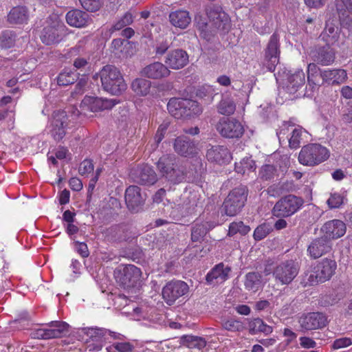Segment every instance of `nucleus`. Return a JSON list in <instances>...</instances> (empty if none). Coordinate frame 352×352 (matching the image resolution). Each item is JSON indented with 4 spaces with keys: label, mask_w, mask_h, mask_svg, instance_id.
<instances>
[{
    "label": "nucleus",
    "mask_w": 352,
    "mask_h": 352,
    "mask_svg": "<svg viewBox=\"0 0 352 352\" xmlns=\"http://www.w3.org/2000/svg\"><path fill=\"white\" fill-rule=\"evenodd\" d=\"M188 162L179 160L174 154H164L156 162L160 177L173 184L186 180L191 181L201 174V167H187Z\"/></svg>",
    "instance_id": "f257e3e1"
},
{
    "label": "nucleus",
    "mask_w": 352,
    "mask_h": 352,
    "mask_svg": "<svg viewBox=\"0 0 352 352\" xmlns=\"http://www.w3.org/2000/svg\"><path fill=\"white\" fill-rule=\"evenodd\" d=\"M99 78L104 90L113 95H120L126 89V84L120 72L113 65H107L99 73L93 76L94 80Z\"/></svg>",
    "instance_id": "f03ea898"
},
{
    "label": "nucleus",
    "mask_w": 352,
    "mask_h": 352,
    "mask_svg": "<svg viewBox=\"0 0 352 352\" xmlns=\"http://www.w3.org/2000/svg\"><path fill=\"white\" fill-rule=\"evenodd\" d=\"M206 14L210 19V23L198 22L197 28L200 31L201 36L209 40L210 35L214 33V30H209L210 26H214L215 29L226 31L230 28V20L227 14L222 10L220 6L211 5L206 8Z\"/></svg>",
    "instance_id": "7ed1b4c3"
},
{
    "label": "nucleus",
    "mask_w": 352,
    "mask_h": 352,
    "mask_svg": "<svg viewBox=\"0 0 352 352\" xmlns=\"http://www.w3.org/2000/svg\"><path fill=\"white\" fill-rule=\"evenodd\" d=\"M167 109L177 119L190 118L202 113V107L195 100L173 98L167 104Z\"/></svg>",
    "instance_id": "20e7f679"
},
{
    "label": "nucleus",
    "mask_w": 352,
    "mask_h": 352,
    "mask_svg": "<svg viewBox=\"0 0 352 352\" xmlns=\"http://www.w3.org/2000/svg\"><path fill=\"white\" fill-rule=\"evenodd\" d=\"M248 188L240 185L232 189L225 199L222 206L221 213L229 217H234L240 213L247 201Z\"/></svg>",
    "instance_id": "39448f33"
},
{
    "label": "nucleus",
    "mask_w": 352,
    "mask_h": 352,
    "mask_svg": "<svg viewBox=\"0 0 352 352\" xmlns=\"http://www.w3.org/2000/svg\"><path fill=\"white\" fill-rule=\"evenodd\" d=\"M329 156L326 147L319 144H308L302 147L298 161L302 165L313 166L323 162Z\"/></svg>",
    "instance_id": "423d86ee"
},
{
    "label": "nucleus",
    "mask_w": 352,
    "mask_h": 352,
    "mask_svg": "<svg viewBox=\"0 0 352 352\" xmlns=\"http://www.w3.org/2000/svg\"><path fill=\"white\" fill-rule=\"evenodd\" d=\"M303 204L302 198L289 195L282 197L275 204L272 213L276 217H288L296 213Z\"/></svg>",
    "instance_id": "0eeeda50"
},
{
    "label": "nucleus",
    "mask_w": 352,
    "mask_h": 352,
    "mask_svg": "<svg viewBox=\"0 0 352 352\" xmlns=\"http://www.w3.org/2000/svg\"><path fill=\"white\" fill-rule=\"evenodd\" d=\"M336 268L337 264L335 260L327 258L322 259L310 274L308 278L309 284L314 285L329 280L335 274Z\"/></svg>",
    "instance_id": "6e6552de"
},
{
    "label": "nucleus",
    "mask_w": 352,
    "mask_h": 352,
    "mask_svg": "<svg viewBox=\"0 0 352 352\" xmlns=\"http://www.w3.org/2000/svg\"><path fill=\"white\" fill-rule=\"evenodd\" d=\"M141 275L140 269L133 265H121L114 271L116 282L124 289L135 287Z\"/></svg>",
    "instance_id": "1a4fd4ad"
},
{
    "label": "nucleus",
    "mask_w": 352,
    "mask_h": 352,
    "mask_svg": "<svg viewBox=\"0 0 352 352\" xmlns=\"http://www.w3.org/2000/svg\"><path fill=\"white\" fill-rule=\"evenodd\" d=\"M299 267L293 260L280 263L273 270V276L276 281L281 285H289L298 275Z\"/></svg>",
    "instance_id": "9d476101"
},
{
    "label": "nucleus",
    "mask_w": 352,
    "mask_h": 352,
    "mask_svg": "<svg viewBox=\"0 0 352 352\" xmlns=\"http://www.w3.org/2000/svg\"><path fill=\"white\" fill-rule=\"evenodd\" d=\"M50 329H38L31 333L34 339L49 340L61 338L69 333V325L63 321H52L49 324Z\"/></svg>",
    "instance_id": "9b49d317"
},
{
    "label": "nucleus",
    "mask_w": 352,
    "mask_h": 352,
    "mask_svg": "<svg viewBox=\"0 0 352 352\" xmlns=\"http://www.w3.org/2000/svg\"><path fill=\"white\" fill-rule=\"evenodd\" d=\"M215 127L219 134L226 138H239L244 133L241 123L232 118H220Z\"/></svg>",
    "instance_id": "f8f14e48"
},
{
    "label": "nucleus",
    "mask_w": 352,
    "mask_h": 352,
    "mask_svg": "<svg viewBox=\"0 0 352 352\" xmlns=\"http://www.w3.org/2000/svg\"><path fill=\"white\" fill-rule=\"evenodd\" d=\"M188 285L182 280H172L166 284L162 289V297L165 302L172 305L177 299L188 292Z\"/></svg>",
    "instance_id": "ddd939ff"
},
{
    "label": "nucleus",
    "mask_w": 352,
    "mask_h": 352,
    "mask_svg": "<svg viewBox=\"0 0 352 352\" xmlns=\"http://www.w3.org/2000/svg\"><path fill=\"white\" fill-rule=\"evenodd\" d=\"M298 322L302 331H307L322 329L328 324L329 321L327 316L322 312H310L303 314Z\"/></svg>",
    "instance_id": "4468645a"
},
{
    "label": "nucleus",
    "mask_w": 352,
    "mask_h": 352,
    "mask_svg": "<svg viewBox=\"0 0 352 352\" xmlns=\"http://www.w3.org/2000/svg\"><path fill=\"white\" fill-rule=\"evenodd\" d=\"M279 38L276 33H274L268 42L265 53V65L267 69L273 72L276 65L279 63Z\"/></svg>",
    "instance_id": "2eb2a0df"
},
{
    "label": "nucleus",
    "mask_w": 352,
    "mask_h": 352,
    "mask_svg": "<svg viewBox=\"0 0 352 352\" xmlns=\"http://www.w3.org/2000/svg\"><path fill=\"white\" fill-rule=\"evenodd\" d=\"M173 148L176 153L185 157H192L198 152L195 141L186 135H180L175 139Z\"/></svg>",
    "instance_id": "dca6fc26"
},
{
    "label": "nucleus",
    "mask_w": 352,
    "mask_h": 352,
    "mask_svg": "<svg viewBox=\"0 0 352 352\" xmlns=\"http://www.w3.org/2000/svg\"><path fill=\"white\" fill-rule=\"evenodd\" d=\"M117 103L118 101L115 99L86 96L82 100L80 107L83 110L87 109L92 112H98L111 109Z\"/></svg>",
    "instance_id": "f3484780"
},
{
    "label": "nucleus",
    "mask_w": 352,
    "mask_h": 352,
    "mask_svg": "<svg viewBox=\"0 0 352 352\" xmlns=\"http://www.w3.org/2000/svg\"><path fill=\"white\" fill-rule=\"evenodd\" d=\"M189 56L182 49H175L167 52L164 58V64L167 68L177 70L184 67L188 63Z\"/></svg>",
    "instance_id": "a211bd4d"
},
{
    "label": "nucleus",
    "mask_w": 352,
    "mask_h": 352,
    "mask_svg": "<svg viewBox=\"0 0 352 352\" xmlns=\"http://www.w3.org/2000/svg\"><path fill=\"white\" fill-rule=\"evenodd\" d=\"M67 126V115L65 111H57L53 113L51 135L56 141H60L65 135Z\"/></svg>",
    "instance_id": "6ab92c4d"
},
{
    "label": "nucleus",
    "mask_w": 352,
    "mask_h": 352,
    "mask_svg": "<svg viewBox=\"0 0 352 352\" xmlns=\"http://www.w3.org/2000/svg\"><path fill=\"white\" fill-rule=\"evenodd\" d=\"M305 85V75L302 70H298L287 75V78L283 82V88L288 94H295L302 91Z\"/></svg>",
    "instance_id": "aec40b11"
},
{
    "label": "nucleus",
    "mask_w": 352,
    "mask_h": 352,
    "mask_svg": "<svg viewBox=\"0 0 352 352\" xmlns=\"http://www.w3.org/2000/svg\"><path fill=\"white\" fill-rule=\"evenodd\" d=\"M133 181L140 185L151 186L157 182V175L153 168L146 164L139 166L133 174Z\"/></svg>",
    "instance_id": "412c9836"
},
{
    "label": "nucleus",
    "mask_w": 352,
    "mask_h": 352,
    "mask_svg": "<svg viewBox=\"0 0 352 352\" xmlns=\"http://www.w3.org/2000/svg\"><path fill=\"white\" fill-rule=\"evenodd\" d=\"M346 227L345 223L339 219H333L326 222L321 228L324 236L331 241L344 235Z\"/></svg>",
    "instance_id": "4be33fe9"
},
{
    "label": "nucleus",
    "mask_w": 352,
    "mask_h": 352,
    "mask_svg": "<svg viewBox=\"0 0 352 352\" xmlns=\"http://www.w3.org/2000/svg\"><path fill=\"white\" fill-rule=\"evenodd\" d=\"M144 199L140 193V188L137 186H130L125 191V202L127 208L132 212H138L144 204Z\"/></svg>",
    "instance_id": "5701e85b"
},
{
    "label": "nucleus",
    "mask_w": 352,
    "mask_h": 352,
    "mask_svg": "<svg viewBox=\"0 0 352 352\" xmlns=\"http://www.w3.org/2000/svg\"><path fill=\"white\" fill-rule=\"evenodd\" d=\"M332 249L331 241L324 236L315 239L308 246L309 256L316 259L329 252Z\"/></svg>",
    "instance_id": "b1692460"
},
{
    "label": "nucleus",
    "mask_w": 352,
    "mask_h": 352,
    "mask_svg": "<svg viewBox=\"0 0 352 352\" xmlns=\"http://www.w3.org/2000/svg\"><path fill=\"white\" fill-rule=\"evenodd\" d=\"M329 18L326 22V27L324 29V34L327 35L329 38L328 42H333L337 40L338 38V30L339 25L349 29L352 28V20L349 25H344L342 23V21L340 20L339 16L334 15L333 13L329 12Z\"/></svg>",
    "instance_id": "393cba45"
},
{
    "label": "nucleus",
    "mask_w": 352,
    "mask_h": 352,
    "mask_svg": "<svg viewBox=\"0 0 352 352\" xmlns=\"http://www.w3.org/2000/svg\"><path fill=\"white\" fill-rule=\"evenodd\" d=\"M329 12L339 16L343 24L349 25L352 20L349 15L352 14V0H334L333 6Z\"/></svg>",
    "instance_id": "a878e982"
},
{
    "label": "nucleus",
    "mask_w": 352,
    "mask_h": 352,
    "mask_svg": "<svg viewBox=\"0 0 352 352\" xmlns=\"http://www.w3.org/2000/svg\"><path fill=\"white\" fill-rule=\"evenodd\" d=\"M206 157L208 161L219 164L228 163L232 159L230 152L225 146H210L207 149Z\"/></svg>",
    "instance_id": "bb28decb"
},
{
    "label": "nucleus",
    "mask_w": 352,
    "mask_h": 352,
    "mask_svg": "<svg viewBox=\"0 0 352 352\" xmlns=\"http://www.w3.org/2000/svg\"><path fill=\"white\" fill-rule=\"evenodd\" d=\"M170 71L165 64L156 61L144 67L142 71V76L151 79H161L168 77Z\"/></svg>",
    "instance_id": "cd10ccee"
},
{
    "label": "nucleus",
    "mask_w": 352,
    "mask_h": 352,
    "mask_svg": "<svg viewBox=\"0 0 352 352\" xmlns=\"http://www.w3.org/2000/svg\"><path fill=\"white\" fill-rule=\"evenodd\" d=\"M130 234L127 225L117 224L107 229L106 238L110 242L122 243L128 241L131 238Z\"/></svg>",
    "instance_id": "c85d7f7f"
},
{
    "label": "nucleus",
    "mask_w": 352,
    "mask_h": 352,
    "mask_svg": "<svg viewBox=\"0 0 352 352\" xmlns=\"http://www.w3.org/2000/svg\"><path fill=\"white\" fill-rule=\"evenodd\" d=\"M230 272V267L225 266L223 263H220L212 267L207 274L206 276V283L214 285L218 283H223L228 278Z\"/></svg>",
    "instance_id": "c756f323"
},
{
    "label": "nucleus",
    "mask_w": 352,
    "mask_h": 352,
    "mask_svg": "<svg viewBox=\"0 0 352 352\" xmlns=\"http://www.w3.org/2000/svg\"><path fill=\"white\" fill-rule=\"evenodd\" d=\"M321 84L327 82L332 85L343 83L347 79V74L344 69H329L320 71Z\"/></svg>",
    "instance_id": "7c9ffc66"
},
{
    "label": "nucleus",
    "mask_w": 352,
    "mask_h": 352,
    "mask_svg": "<svg viewBox=\"0 0 352 352\" xmlns=\"http://www.w3.org/2000/svg\"><path fill=\"white\" fill-rule=\"evenodd\" d=\"M59 27L60 25L57 21H54L51 24L45 26L41 35L42 42L46 45L58 43L60 41Z\"/></svg>",
    "instance_id": "2f4dec72"
},
{
    "label": "nucleus",
    "mask_w": 352,
    "mask_h": 352,
    "mask_svg": "<svg viewBox=\"0 0 352 352\" xmlns=\"http://www.w3.org/2000/svg\"><path fill=\"white\" fill-rule=\"evenodd\" d=\"M67 23L72 27L82 28L87 25L89 21V14L80 10L74 9L69 11L66 14Z\"/></svg>",
    "instance_id": "473e14b6"
},
{
    "label": "nucleus",
    "mask_w": 352,
    "mask_h": 352,
    "mask_svg": "<svg viewBox=\"0 0 352 352\" xmlns=\"http://www.w3.org/2000/svg\"><path fill=\"white\" fill-rule=\"evenodd\" d=\"M313 56L314 60L322 65H329L335 59V53L329 45L317 48Z\"/></svg>",
    "instance_id": "72a5a7b5"
},
{
    "label": "nucleus",
    "mask_w": 352,
    "mask_h": 352,
    "mask_svg": "<svg viewBox=\"0 0 352 352\" xmlns=\"http://www.w3.org/2000/svg\"><path fill=\"white\" fill-rule=\"evenodd\" d=\"M169 21L173 26L185 29L190 24L191 18L188 12L179 10L170 13Z\"/></svg>",
    "instance_id": "f704fd0d"
},
{
    "label": "nucleus",
    "mask_w": 352,
    "mask_h": 352,
    "mask_svg": "<svg viewBox=\"0 0 352 352\" xmlns=\"http://www.w3.org/2000/svg\"><path fill=\"white\" fill-rule=\"evenodd\" d=\"M217 109L219 113L224 116H230L234 113L236 104L230 94H222L221 100L218 103Z\"/></svg>",
    "instance_id": "c9c22d12"
},
{
    "label": "nucleus",
    "mask_w": 352,
    "mask_h": 352,
    "mask_svg": "<svg viewBox=\"0 0 352 352\" xmlns=\"http://www.w3.org/2000/svg\"><path fill=\"white\" fill-rule=\"evenodd\" d=\"M171 38L166 34H160L155 40L153 48L156 57L164 55L172 45Z\"/></svg>",
    "instance_id": "e433bc0d"
},
{
    "label": "nucleus",
    "mask_w": 352,
    "mask_h": 352,
    "mask_svg": "<svg viewBox=\"0 0 352 352\" xmlns=\"http://www.w3.org/2000/svg\"><path fill=\"white\" fill-rule=\"evenodd\" d=\"M28 19V9L24 6L13 8L8 15V21L12 24H21L27 21Z\"/></svg>",
    "instance_id": "4c0bfd02"
},
{
    "label": "nucleus",
    "mask_w": 352,
    "mask_h": 352,
    "mask_svg": "<svg viewBox=\"0 0 352 352\" xmlns=\"http://www.w3.org/2000/svg\"><path fill=\"white\" fill-rule=\"evenodd\" d=\"M212 228L209 222L196 223L191 230V239L194 242L201 241L208 230Z\"/></svg>",
    "instance_id": "58836bf2"
},
{
    "label": "nucleus",
    "mask_w": 352,
    "mask_h": 352,
    "mask_svg": "<svg viewBox=\"0 0 352 352\" xmlns=\"http://www.w3.org/2000/svg\"><path fill=\"white\" fill-rule=\"evenodd\" d=\"M261 276L257 272H249L245 276V289L254 292L258 291L261 287Z\"/></svg>",
    "instance_id": "ea45409f"
},
{
    "label": "nucleus",
    "mask_w": 352,
    "mask_h": 352,
    "mask_svg": "<svg viewBox=\"0 0 352 352\" xmlns=\"http://www.w3.org/2000/svg\"><path fill=\"white\" fill-rule=\"evenodd\" d=\"M151 81L144 78H136L131 83L132 90L139 96H146L151 89Z\"/></svg>",
    "instance_id": "a19ab883"
},
{
    "label": "nucleus",
    "mask_w": 352,
    "mask_h": 352,
    "mask_svg": "<svg viewBox=\"0 0 352 352\" xmlns=\"http://www.w3.org/2000/svg\"><path fill=\"white\" fill-rule=\"evenodd\" d=\"M250 331L251 333H256L258 332L263 333L266 335L272 332L273 329L272 327L265 324L263 320L259 318H254L249 323Z\"/></svg>",
    "instance_id": "79ce46f5"
},
{
    "label": "nucleus",
    "mask_w": 352,
    "mask_h": 352,
    "mask_svg": "<svg viewBox=\"0 0 352 352\" xmlns=\"http://www.w3.org/2000/svg\"><path fill=\"white\" fill-rule=\"evenodd\" d=\"M255 169V162L251 157H245L239 163H235L236 171L241 175H248Z\"/></svg>",
    "instance_id": "37998d69"
},
{
    "label": "nucleus",
    "mask_w": 352,
    "mask_h": 352,
    "mask_svg": "<svg viewBox=\"0 0 352 352\" xmlns=\"http://www.w3.org/2000/svg\"><path fill=\"white\" fill-rule=\"evenodd\" d=\"M78 79L77 74L71 69H64L57 76V83L60 86H67L74 83Z\"/></svg>",
    "instance_id": "c03bdc74"
},
{
    "label": "nucleus",
    "mask_w": 352,
    "mask_h": 352,
    "mask_svg": "<svg viewBox=\"0 0 352 352\" xmlns=\"http://www.w3.org/2000/svg\"><path fill=\"white\" fill-rule=\"evenodd\" d=\"M183 343L188 348L202 349L206 345V341L204 338L194 336H184L182 338Z\"/></svg>",
    "instance_id": "a18cd8bd"
},
{
    "label": "nucleus",
    "mask_w": 352,
    "mask_h": 352,
    "mask_svg": "<svg viewBox=\"0 0 352 352\" xmlns=\"http://www.w3.org/2000/svg\"><path fill=\"white\" fill-rule=\"evenodd\" d=\"M16 41V34L11 30H6L0 35V45L5 49L12 47Z\"/></svg>",
    "instance_id": "49530a36"
},
{
    "label": "nucleus",
    "mask_w": 352,
    "mask_h": 352,
    "mask_svg": "<svg viewBox=\"0 0 352 352\" xmlns=\"http://www.w3.org/2000/svg\"><path fill=\"white\" fill-rule=\"evenodd\" d=\"M291 136L288 139L289 146L291 148H297L300 146V142L302 140V135L303 133L301 127H296L291 129Z\"/></svg>",
    "instance_id": "de8ad7c7"
},
{
    "label": "nucleus",
    "mask_w": 352,
    "mask_h": 352,
    "mask_svg": "<svg viewBox=\"0 0 352 352\" xmlns=\"http://www.w3.org/2000/svg\"><path fill=\"white\" fill-rule=\"evenodd\" d=\"M250 230V228L248 226H245L243 221H234L230 224L228 235L233 236L237 233L245 235Z\"/></svg>",
    "instance_id": "09e8293b"
},
{
    "label": "nucleus",
    "mask_w": 352,
    "mask_h": 352,
    "mask_svg": "<svg viewBox=\"0 0 352 352\" xmlns=\"http://www.w3.org/2000/svg\"><path fill=\"white\" fill-rule=\"evenodd\" d=\"M133 21V16L131 13L127 12L118 20L110 29L111 32L120 30L124 27L131 25Z\"/></svg>",
    "instance_id": "8fccbe9b"
},
{
    "label": "nucleus",
    "mask_w": 352,
    "mask_h": 352,
    "mask_svg": "<svg viewBox=\"0 0 352 352\" xmlns=\"http://www.w3.org/2000/svg\"><path fill=\"white\" fill-rule=\"evenodd\" d=\"M320 72H318V68L314 63H310L307 67V80L309 83H313L314 85L320 84Z\"/></svg>",
    "instance_id": "3c124183"
},
{
    "label": "nucleus",
    "mask_w": 352,
    "mask_h": 352,
    "mask_svg": "<svg viewBox=\"0 0 352 352\" xmlns=\"http://www.w3.org/2000/svg\"><path fill=\"white\" fill-rule=\"evenodd\" d=\"M221 324L223 329L230 331H240L243 329V323L234 319L223 320Z\"/></svg>",
    "instance_id": "603ef678"
},
{
    "label": "nucleus",
    "mask_w": 352,
    "mask_h": 352,
    "mask_svg": "<svg viewBox=\"0 0 352 352\" xmlns=\"http://www.w3.org/2000/svg\"><path fill=\"white\" fill-rule=\"evenodd\" d=\"M271 231L268 224L264 223L258 226L254 232V238L256 241H260L267 236Z\"/></svg>",
    "instance_id": "864d4df0"
},
{
    "label": "nucleus",
    "mask_w": 352,
    "mask_h": 352,
    "mask_svg": "<svg viewBox=\"0 0 352 352\" xmlns=\"http://www.w3.org/2000/svg\"><path fill=\"white\" fill-rule=\"evenodd\" d=\"M331 209L340 208L344 203V197L339 193H331L327 201Z\"/></svg>",
    "instance_id": "5fc2aeb1"
},
{
    "label": "nucleus",
    "mask_w": 352,
    "mask_h": 352,
    "mask_svg": "<svg viewBox=\"0 0 352 352\" xmlns=\"http://www.w3.org/2000/svg\"><path fill=\"white\" fill-rule=\"evenodd\" d=\"M276 168L273 165L266 164L263 166L260 171V177L263 180H270L274 178Z\"/></svg>",
    "instance_id": "6e6d98bb"
},
{
    "label": "nucleus",
    "mask_w": 352,
    "mask_h": 352,
    "mask_svg": "<svg viewBox=\"0 0 352 352\" xmlns=\"http://www.w3.org/2000/svg\"><path fill=\"white\" fill-rule=\"evenodd\" d=\"M82 8L89 12H96L101 7L100 0H79Z\"/></svg>",
    "instance_id": "4d7b16f0"
},
{
    "label": "nucleus",
    "mask_w": 352,
    "mask_h": 352,
    "mask_svg": "<svg viewBox=\"0 0 352 352\" xmlns=\"http://www.w3.org/2000/svg\"><path fill=\"white\" fill-rule=\"evenodd\" d=\"M73 65L76 70L83 72L86 70L87 68L90 67L91 63L89 62V58L78 56L74 59Z\"/></svg>",
    "instance_id": "13d9d810"
},
{
    "label": "nucleus",
    "mask_w": 352,
    "mask_h": 352,
    "mask_svg": "<svg viewBox=\"0 0 352 352\" xmlns=\"http://www.w3.org/2000/svg\"><path fill=\"white\" fill-rule=\"evenodd\" d=\"M85 333L91 339L103 338L107 333V329L103 328H88Z\"/></svg>",
    "instance_id": "bf43d9fd"
},
{
    "label": "nucleus",
    "mask_w": 352,
    "mask_h": 352,
    "mask_svg": "<svg viewBox=\"0 0 352 352\" xmlns=\"http://www.w3.org/2000/svg\"><path fill=\"white\" fill-rule=\"evenodd\" d=\"M292 127H294V125L284 123L280 130L276 132L277 136L280 142L288 140V133L292 131L291 129H292Z\"/></svg>",
    "instance_id": "052dcab7"
},
{
    "label": "nucleus",
    "mask_w": 352,
    "mask_h": 352,
    "mask_svg": "<svg viewBox=\"0 0 352 352\" xmlns=\"http://www.w3.org/2000/svg\"><path fill=\"white\" fill-rule=\"evenodd\" d=\"M94 170V164L91 160H85L80 164L78 172L81 175H85Z\"/></svg>",
    "instance_id": "680f3d73"
},
{
    "label": "nucleus",
    "mask_w": 352,
    "mask_h": 352,
    "mask_svg": "<svg viewBox=\"0 0 352 352\" xmlns=\"http://www.w3.org/2000/svg\"><path fill=\"white\" fill-rule=\"evenodd\" d=\"M351 344V339L349 338L344 337L336 339L332 344V347L334 349H340L347 347Z\"/></svg>",
    "instance_id": "e2e57ef3"
},
{
    "label": "nucleus",
    "mask_w": 352,
    "mask_h": 352,
    "mask_svg": "<svg viewBox=\"0 0 352 352\" xmlns=\"http://www.w3.org/2000/svg\"><path fill=\"white\" fill-rule=\"evenodd\" d=\"M113 347L119 352H131L134 349V346L128 342L114 343Z\"/></svg>",
    "instance_id": "0e129e2a"
},
{
    "label": "nucleus",
    "mask_w": 352,
    "mask_h": 352,
    "mask_svg": "<svg viewBox=\"0 0 352 352\" xmlns=\"http://www.w3.org/2000/svg\"><path fill=\"white\" fill-rule=\"evenodd\" d=\"M167 128H168L167 124H162L160 125V126L158 127V129H157V131L155 133V135L154 137V140H155L156 146H157L161 142V141L163 140V138H164V135L166 133Z\"/></svg>",
    "instance_id": "69168bd1"
},
{
    "label": "nucleus",
    "mask_w": 352,
    "mask_h": 352,
    "mask_svg": "<svg viewBox=\"0 0 352 352\" xmlns=\"http://www.w3.org/2000/svg\"><path fill=\"white\" fill-rule=\"evenodd\" d=\"M76 249L77 252L84 258L87 257L89 254L87 245L85 243L78 241L75 242Z\"/></svg>",
    "instance_id": "338daca9"
},
{
    "label": "nucleus",
    "mask_w": 352,
    "mask_h": 352,
    "mask_svg": "<svg viewBox=\"0 0 352 352\" xmlns=\"http://www.w3.org/2000/svg\"><path fill=\"white\" fill-rule=\"evenodd\" d=\"M126 44H129V42L126 39L115 38L112 41L111 47L116 51L122 52L123 45Z\"/></svg>",
    "instance_id": "774afa93"
}]
</instances>
